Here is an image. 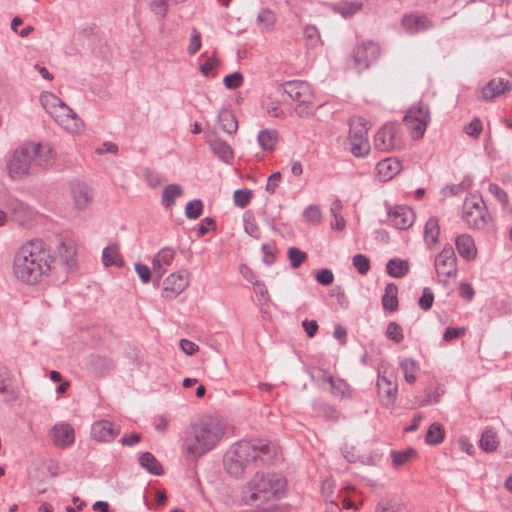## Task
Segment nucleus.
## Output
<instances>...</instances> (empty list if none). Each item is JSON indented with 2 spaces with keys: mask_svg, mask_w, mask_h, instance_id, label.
Segmentation results:
<instances>
[{
  "mask_svg": "<svg viewBox=\"0 0 512 512\" xmlns=\"http://www.w3.org/2000/svg\"><path fill=\"white\" fill-rule=\"evenodd\" d=\"M56 261L49 246L33 239L22 244L14 254L12 271L15 278L26 285H36L50 276Z\"/></svg>",
  "mask_w": 512,
  "mask_h": 512,
  "instance_id": "1",
  "label": "nucleus"
},
{
  "mask_svg": "<svg viewBox=\"0 0 512 512\" xmlns=\"http://www.w3.org/2000/svg\"><path fill=\"white\" fill-rule=\"evenodd\" d=\"M56 156L48 142H24L14 150L7 163L8 175L13 180L38 175L53 166Z\"/></svg>",
  "mask_w": 512,
  "mask_h": 512,
  "instance_id": "2",
  "label": "nucleus"
},
{
  "mask_svg": "<svg viewBox=\"0 0 512 512\" xmlns=\"http://www.w3.org/2000/svg\"><path fill=\"white\" fill-rule=\"evenodd\" d=\"M225 426L217 415H207L191 425L183 442V451L191 460H197L220 441Z\"/></svg>",
  "mask_w": 512,
  "mask_h": 512,
  "instance_id": "3",
  "label": "nucleus"
},
{
  "mask_svg": "<svg viewBox=\"0 0 512 512\" xmlns=\"http://www.w3.org/2000/svg\"><path fill=\"white\" fill-rule=\"evenodd\" d=\"M286 478L276 472H256L241 490V500L250 506H260L280 499L286 491Z\"/></svg>",
  "mask_w": 512,
  "mask_h": 512,
  "instance_id": "4",
  "label": "nucleus"
},
{
  "mask_svg": "<svg viewBox=\"0 0 512 512\" xmlns=\"http://www.w3.org/2000/svg\"><path fill=\"white\" fill-rule=\"evenodd\" d=\"M274 454L269 444L257 445L249 441H239L225 454L224 466L229 475L239 478L249 463L260 461L261 464L268 465Z\"/></svg>",
  "mask_w": 512,
  "mask_h": 512,
  "instance_id": "5",
  "label": "nucleus"
},
{
  "mask_svg": "<svg viewBox=\"0 0 512 512\" xmlns=\"http://www.w3.org/2000/svg\"><path fill=\"white\" fill-rule=\"evenodd\" d=\"M462 218L468 226L484 230L490 224L492 218L486 204L479 193L467 196L462 207Z\"/></svg>",
  "mask_w": 512,
  "mask_h": 512,
  "instance_id": "6",
  "label": "nucleus"
},
{
  "mask_svg": "<svg viewBox=\"0 0 512 512\" xmlns=\"http://www.w3.org/2000/svg\"><path fill=\"white\" fill-rule=\"evenodd\" d=\"M279 89L287 94L293 101L297 102L295 112L304 117L310 114L313 109L314 94L310 84L306 81L292 80L283 83Z\"/></svg>",
  "mask_w": 512,
  "mask_h": 512,
  "instance_id": "7",
  "label": "nucleus"
},
{
  "mask_svg": "<svg viewBox=\"0 0 512 512\" xmlns=\"http://www.w3.org/2000/svg\"><path fill=\"white\" fill-rule=\"evenodd\" d=\"M40 101H41L43 108L52 117L55 118V121L59 125H62L59 121V118L63 117V116H65L67 118L74 119V120L77 119L83 125L82 120L78 118L77 114L55 94H53L51 92H44L40 96Z\"/></svg>",
  "mask_w": 512,
  "mask_h": 512,
  "instance_id": "8",
  "label": "nucleus"
},
{
  "mask_svg": "<svg viewBox=\"0 0 512 512\" xmlns=\"http://www.w3.org/2000/svg\"><path fill=\"white\" fill-rule=\"evenodd\" d=\"M380 53V46L373 41H364L358 44L352 52L355 67L359 70L369 68L372 63L377 61Z\"/></svg>",
  "mask_w": 512,
  "mask_h": 512,
  "instance_id": "9",
  "label": "nucleus"
},
{
  "mask_svg": "<svg viewBox=\"0 0 512 512\" xmlns=\"http://www.w3.org/2000/svg\"><path fill=\"white\" fill-rule=\"evenodd\" d=\"M436 273L439 277L446 276L455 278L458 274L457 257L450 244L443 247L434 261Z\"/></svg>",
  "mask_w": 512,
  "mask_h": 512,
  "instance_id": "10",
  "label": "nucleus"
},
{
  "mask_svg": "<svg viewBox=\"0 0 512 512\" xmlns=\"http://www.w3.org/2000/svg\"><path fill=\"white\" fill-rule=\"evenodd\" d=\"M403 122L408 128H426L430 123L428 105L423 102L412 105L404 115Z\"/></svg>",
  "mask_w": 512,
  "mask_h": 512,
  "instance_id": "11",
  "label": "nucleus"
},
{
  "mask_svg": "<svg viewBox=\"0 0 512 512\" xmlns=\"http://www.w3.org/2000/svg\"><path fill=\"white\" fill-rule=\"evenodd\" d=\"M346 145L354 157L367 156L371 150L367 130H349Z\"/></svg>",
  "mask_w": 512,
  "mask_h": 512,
  "instance_id": "12",
  "label": "nucleus"
},
{
  "mask_svg": "<svg viewBox=\"0 0 512 512\" xmlns=\"http://www.w3.org/2000/svg\"><path fill=\"white\" fill-rule=\"evenodd\" d=\"M205 140L212 152L224 163L231 164L234 160V153L231 146L221 139L215 130H208L205 134Z\"/></svg>",
  "mask_w": 512,
  "mask_h": 512,
  "instance_id": "13",
  "label": "nucleus"
},
{
  "mask_svg": "<svg viewBox=\"0 0 512 512\" xmlns=\"http://www.w3.org/2000/svg\"><path fill=\"white\" fill-rule=\"evenodd\" d=\"M374 145L381 151L400 149L404 146L402 130H377Z\"/></svg>",
  "mask_w": 512,
  "mask_h": 512,
  "instance_id": "14",
  "label": "nucleus"
},
{
  "mask_svg": "<svg viewBox=\"0 0 512 512\" xmlns=\"http://www.w3.org/2000/svg\"><path fill=\"white\" fill-rule=\"evenodd\" d=\"M188 275L187 270H180L170 274L163 282L165 297L174 298L184 291L189 284Z\"/></svg>",
  "mask_w": 512,
  "mask_h": 512,
  "instance_id": "15",
  "label": "nucleus"
},
{
  "mask_svg": "<svg viewBox=\"0 0 512 512\" xmlns=\"http://www.w3.org/2000/svg\"><path fill=\"white\" fill-rule=\"evenodd\" d=\"M387 216L389 224L400 230L408 229L415 220L413 210L407 206H395L388 211Z\"/></svg>",
  "mask_w": 512,
  "mask_h": 512,
  "instance_id": "16",
  "label": "nucleus"
},
{
  "mask_svg": "<svg viewBox=\"0 0 512 512\" xmlns=\"http://www.w3.org/2000/svg\"><path fill=\"white\" fill-rule=\"evenodd\" d=\"M401 24L409 34L425 32L433 28V21L425 14L410 13L403 16Z\"/></svg>",
  "mask_w": 512,
  "mask_h": 512,
  "instance_id": "17",
  "label": "nucleus"
},
{
  "mask_svg": "<svg viewBox=\"0 0 512 512\" xmlns=\"http://www.w3.org/2000/svg\"><path fill=\"white\" fill-rule=\"evenodd\" d=\"M50 436L53 444L60 448H66L75 441L74 428L68 423L55 424L50 431Z\"/></svg>",
  "mask_w": 512,
  "mask_h": 512,
  "instance_id": "18",
  "label": "nucleus"
},
{
  "mask_svg": "<svg viewBox=\"0 0 512 512\" xmlns=\"http://www.w3.org/2000/svg\"><path fill=\"white\" fill-rule=\"evenodd\" d=\"M59 261L65 266L67 272L77 268L76 246L72 240H63L58 245Z\"/></svg>",
  "mask_w": 512,
  "mask_h": 512,
  "instance_id": "19",
  "label": "nucleus"
},
{
  "mask_svg": "<svg viewBox=\"0 0 512 512\" xmlns=\"http://www.w3.org/2000/svg\"><path fill=\"white\" fill-rule=\"evenodd\" d=\"M401 169V162L394 157L383 159L376 165L377 177L382 182H387L394 178L401 171Z\"/></svg>",
  "mask_w": 512,
  "mask_h": 512,
  "instance_id": "20",
  "label": "nucleus"
},
{
  "mask_svg": "<svg viewBox=\"0 0 512 512\" xmlns=\"http://www.w3.org/2000/svg\"><path fill=\"white\" fill-rule=\"evenodd\" d=\"M510 90L511 85L508 80L503 78H493L482 88L481 95L484 100L489 101L500 97Z\"/></svg>",
  "mask_w": 512,
  "mask_h": 512,
  "instance_id": "21",
  "label": "nucleus"
},
{
  "mask_svg": "<svg viewBox=\"0 0 512 512\" xmlns=\"http://www.w3.org/2000/svg\"><path fill=\"white\" fill-rule=\"evenodd\" d=\"M117 434L118 430L107 420L97 421L91 427V436L99 442H110Z\"/></svg>",
  "mask_w": 512,
  "mask_h": 512,
  "instance_id": "22",
  "label": "nucleus"
},
{
  "mask_svg": "<svg viewBox=\"0 0 512 512\" xmlns=\"http://www.w3.org/2000/svg\"><path fill=\"white\" fill-rule=\"evenodd\" d=\"M455 245L459 255L467 260L471 261L475 259L477 249L473 238L468 234H461L456 238Z\"/></svg>",
  "mask_w": 512,
  "mask_h": 512,
  "instance_id": "23",
  "label": "nucleus"
},
{
  "mask_svg": "<svg viewBox=\"0 0 512 512\" xmlns=\"http://www.w3.org/2000/svg\"><path fill=\"white\" fill-rule=\"evenodd\" d=\"M174 249L165 247L161 249L153 259V268L158 278L162 277L166 272V266H169L175 256Z\"/></svg>",
  "mask_w": 512,
  "mask_h": 512,
  "instance_id": "24",
  "label": "nucleus"
},
{
  "mask_svg": "<svg viewBox=\"0 0 512 512\" xmlns=\"http://www.w3.org/2000/svg\"><path fill=\"white\" fill-rule=\"evenodd\" d=\"M139 464L152 475L161 476L164 474V468L157 458L150 452H144L139 456Z\"/></svg>",
  "mask_w": 512,
  "mask_h": 512,
  "instance_id": "25",
  "label": "nucleus"
},
{
  "mask_svg": "<svg viewBox=\"0 0 512 512\" xmlns=\"http://www.w3.org/2000/svg\"><path fill=\"white\" fill-rule=\"evenodd\" d=\"M72 193L78 209H84L93 198L91 188L83 183L74 185L72 188Z\"/></svg>",
  "mask_w": 512,
  "mask_h": 512,
  "instance_id": "26",
  "label": "nucleus"
},
{
  "mask_svg": "<svg viewBox=\"0 0 512 512\" xmlns=\"http://www.w3.org/2000/svg\"><path fill=\"white\" fill-rule=\"evenodd\" d=\"M377 389L381 404L388 409L393 408L396 403L398 394L397 383H391L388 384L387 386L380 387Z\"/></svg>",
  "mask_w": 512,
  "mask_h": 512,
  "instance_id": "27",
  "label": "nucleus"
},
{
  "mask_svg": "<svg viewBox=\"0 0 512 512\" xmlns=\"http://www.w3.org/2000/svg\"><path fill=\"white\" fill-rule=\"evenodd\" d=\"M10 210L14 219L19 223H23L33 216V209L19 200H15L10 204Z\"/></svg>",
  "mask_w": 512,
  "mask_h": 512,
  "instance_id": "28",
  "label": "nucleus"
},
{
  "mask_svg": "<svg viewBox=\"0 0 512 512\" xmlns=\"http://www.w3.org/2000/svg\"><path fill=\"white\" fill-rule=\"evenodd\" d=\"M440 234L438 219L430 217L424 227V241L428 248H431L438 242Z\"/></svg>",
  "mask_w": 512,
  "mask_h": 512,
  "instance_id": "29",
  "label": "nucleus"
},
{
  "mask_svg": "<svg viewBox=\"0 0 512 512\" xmlns=\"http://www.w3.org/2000/svg\"><path fill=\"white\" fill-rule=\"evenodd\" d=\"M398 288L394 283H389L385 287V293L382 296V306L384 310L394 312L398 309Z\"/></svg>",
  "mask_w": 512,
  "mask_h": 512,
  "instance_id": "30",
  "label": "nucleus"
},
{
  "mask_svg": "<svg viewBox=\"0 0 512 512\" xmlns=\"http://www.w3.org/2000/svg\"><path fill=\"white\" fill-rule=\"evenodd\" d=\"M390 456L393 467L399 468L414 459L417 456V451L411 447L405 450H391Z\"/></svg>",
  "mask_w": 512,
  "mask_h": 512,
  "instance_id": "31",
  "label": "nucleus"
},
{
  "mask_svg": "<svg viewBox=\"0 0 512 512\" xmlns=\"http://www.w3.org/2000/svg\"><path fill=\"white\" fill-rule=\"evenodd\" d=\"M261 107L270 117L282 118L284 116L280 102L276 99H272L269 95L262 96Z\"/></svg>",
  "mask_w": 512,
  "mask_h": 512,
  "instance_id": "32",
  "label": "nucleus"
},
{
  "mask_svg": "<svg viewBox=\"0 0 512 512\" xmlns=\"http://www.w3.org/2000/svg\"><path fill=\"white\" fill-rule=\"evenodd\" d=\"M408 271V263L398 258L390 259L386 264V272L394 278H402Z\"/></svg>",
  "mask_w": 512,
  "mask_h": 512,
  "instance_id": "33",
  "label": "nucleus"
},
{
  "mask_svg": "<svg viewBox=\"0 0 512 512\" xmlns=\"http://www.w3.org/2000/svg\"><path fill=\"white\" fill-rule=\"evenodd\" d=\"M400 369L403 372L407 383L413 384L416 381V373L419 370V364L412 358H405L400 362Z\"/></svg>",
  "mask_w": 512,
  "mask_h": 512,
  "instance_id": "34",
  "label": "nucleus"
},
{
  "mask_svg": "<svg viewBox=\"0 0 512 512\" xmlns=\"http://www.w3.org/2000/svg\"><path fill=\"white\" fill-rule=\"evenodd\" d=\"M257 141L262 149L273 150L278 141L277 130H259Z\"/></svg>",
  "mask_w": 512,
  "mask_h": 512,
  "instance_id": "35",
  "label": "nucleus"
},
{
  "mask_svg": "<svg viewBox=\"0 0 512 512\" xmlns=\"http://www.w3.org/2000/svg\"><path fill=\"white\" fill-rule=\"evenodd\" d=\"M182 195V187L178 184L167 185L163 192L161 203L164 207H171L175 204V199Z\"/></svg>",
  "mask_w": 512,
  "mask_h": 512,
  "instance_id": "36",
  "label": "nucleus"
},
{
  "mask_svg": "<svg viewBox=\"0 0 512 512\" xmlns=\"http://www.w3.org/2000/svg\"><path fill=\"white\" fill-rule=\"evenodd\" d=\"M102 260L105 266H124V261L120 257L118 247L116 245H109L103 250Z\"/></svg>",
  "mask_w": 512,
  "mask_h": 512,
  "instance_id": "37",
  "label": "nucleus"
},
{
  "mask_svg": "<svg viewBox=\"0 0 512 512\" xmlns=\"http://www.w3.org/2000/svg\"><path fill=\"white\" fill-rule=\"evenodd\" d=\"M497 434L492 428H487L482 432L480 438V447L486 452H492L497 449Z\"/></svg>",
  "mask_w": 512,
  "mask_h": 512,
  "instance_id": "38",
  "label": "nucleus"
},
{
  "mask_svg": "<svg viewBox=\"0 0 512 512\" xmlns=\"http://www.w3.org/2000/svg\"><path fill=\"white\" fill-rule=\"evenodd\" d=\"M445 431L443 426L438 423L434 422L430 425L428 428V431L425 436L426 443L430 445H437L440 444L444 440Z\"/></svg>",
  "mask_w": 512,
  "mask_h": 512,
  "instance_id": "39",
  "label": "nucleus"
},
{
  "mask_svg": "<svg viewBox=\"0 0 512 512\" xmlns=\"http://www.w3.org/2000/svg\"><path fill=\"white\" fill-rule=\"evenodd\" d=\"M244 230L251 237L259 239L261 236L260 228L252 212L246 211L243 215Z\"/></svg>",
  "mask_w": 512,
  "mask_h": 512,
  "instance_id": "40",
  "label": "nucleus"
},
{
  "mask_svg": "<svg viewBox=\"0 0 512 512\" xmlns=\"http://www.w3.org/2000/svg\"><path fill=\"white\" fill-rule=\"evenodd\" d=\"M409 512L405 503L397 500L381 501L378 503L375 512Z\"/></svg>",
  "mask_w": 512,
  "mask_h": 512,
  "instance_id": "41",
  "label": "nucleus"
},
{
  "mask_svg": "<svg viewBox=\"0 0 512 512\" xmlns=\"http://www.w3.org/2000/svg\"><path fill=\"white\" fill-rule=\"evenodd\" d=\"M385 335L389 340L395 343H400L404 339L403 329L396 322L388 323Z\"/></svg>",
  "mask_w": 512,
  "mask_h": 512,
  "instance_id": "42",
  "label": "nucleus"
},
{
  "mask_svg": "<svg viewBox=\"0 0 512 512\" xmlns=\"http://www.w3.org/2000/svg\"><path fill=\"white\" fill-rule=\"evenodd\" d=\"M203 212V203L199 199L192 200L186 204L185 215L189 219H197Z\"/></svg>",
  "mask_w": 512,
  "mask_h": 512,
  "instance_id": "43",
  "label": "nucleus"
},
{
  "mask_svg": "<svg viewBox=\"0 0 512 512\" xmlns=\"http://www.w3.org/2000/svg\"><path fill=\"white\" fill-rule=\"evenodd\" d=\"M252 198V191L249 189H238L233 194L234 204L240 208H245Z\"/></svg>",
  "mask_w": 512,
  "mask_h": 512,
  "instance_id": "44",
  "label": "nucleus"
},
{
  "mask_svg": "<svg viewBox=\"0 0 512 512\" xmlns=\"http://www.w3.org/2000/svg\"><path fill=\"white\" fill-rule=\"evenodd\" d=\"M288 258L291 267L298 268L307 258V254L296 247H291L288 249Z\"/></svg>",
  "mask_w": 512,
  "mask_h": 512,
  "instance_id": "45",
  "label": "nucleus"
},
{
  "mask_svg": "<svg viewBox=\"0 0 512 512\" xmlns=\"http://www.w3.org/2000/svg\"><path fill=\"white\" fill-rule=\"evenodd\" d=\"M352 264L361 275H366L370 269V260L363 254L354 255Z\"/></svg>",
  "mask_w": 512,
  "mask_h": 512,
  "instance_id": "46",
  "label": "nucleus"
},
{
  "mask_svg": "<svg viewBox=\"0 0 512 512\" xmlns=\"http://www.w3.org/2000/svg\"><path fill=\"white\" fill-rule=\"evenodd\" d=\"M303 217L306 222L311 224H318L321 221V210L317 205H309L303 212Z\"/></svg>",
  "mask_w": 512,
  "mask_h": 512,
  "instance_id": "47",
  "label": "nucleus"
},
{
  "mask_svg": "<svg viewBox=\"0 0 512 512\" xmlns=\"http://www.w3.org/2000/svg\"><path fill=\"white\" fill-rule=\"evenodd\" d=\"M244 77L240 72H234L224 77L223 83L226 88L234 90L242 86Z\"/></svg>",
  "mask_w": 512,
  "mask_h": 512,
  "instance_id": "48",
  "label": "nucleus"
},
{
  "mask_svg": "<svg viewBox=\"0 0 512 512\" xmlns=\"http://www.w3.org/2000/svg\"><path fill=\"white\" fill-rule=\"evenodd\" d=\"M141 173L147 184L152 188L158 187L164 181L158 173L150 170L149 168H142Z\"/></svg>",
  "mask_w": 512,
  "mask_h": 512,
  "instance_id": "49",
  "label": "nucleus"
},
{
  "mask_svg": "<svg viewBox=\"0 0 512 512\" xmlns=\"http://www.w3.org/2000/svg\"><path fill=\"white\" fill-rule=\"evenodd\" d=\"M488 190L501 203L503 208H506L508 206V195L498 184H489Z\"/></svg>",
  "mask_w": 512,
  "mask_h": 512,
  "instance_id": "50",
  "label": "nucleus"
},
{
  "mask_svg": "<svg viewBox=\"0 0 512 512\" xmlns=\"http://www.w3.org/2000/svg\"><path fill=\"white\" fill-rule=\"evenodd\" d=\"M201 46H202L201 34L196 28H193L192 33H191L190 43L187 47L188 54L191 56L195 55L201 49Z\"/></svg>",
  "mask_w": 512,
  "mask_h": 512,
  "instance_id": "51",
  "label": "nucleus"
},
{
  "mask_svg": "<svg viewBox=\"0 0 512 512\" xmlns=\"http://www.w3.org/2000/svg\"><path fill=\"white\" fill-rule=\"evenodd\" d=\"M433 302H434L433 292L428 287L424 288L422 291V295L418 300L419 307L424 311H428L431 309Z\"/></svg>",
  "mask_w": 512,
  "mask_h": 512,
  "instance_id": "52",
  "label": "nucleus"
},
{
  "mask_svg": "<svg viewBox=\"0 0 512 512\" xmlns=\"http://www.w3.org/2000/svg\"><path fill=\"white\" fill-rule=\"evenodd\" d=\"M257 21L265 28L272 27L276 22L275 14L269 9H263L257 16Z\"/></svg>",
  "mask_w": 512,
  "mask_h": 512,
  "instance_id": "53",
  "label": "nucleus"
},
{
  "mask_svg": "<svg viewBox=\"0 0 512 512\" xmlns=\"http://www.w3.org/2000/svg\"><path fill=\"white\" fill-rule=\"evenodd\" d=\"M221 128H238V122L235 116L229 111L224 110L219 114Z\"/></svg>",
  "mask_w": 512,
  "mask_h": 512,
  "instance_id": "54",
  "label": "nucleus"
},
{
  "mask_svg": "<svg viewBox=\"0 0 512 512\" xmlns=\"http://www.w3.org/2000/svg\"><path fill=\"white\" fill-rule=\"evenodd\" d=\"M303 35L305 39L309 42V45L316 46L320 41V34L318 29L313 25L305 26L303 30Z\"/></svg>",
  "mask_w": 512,
  "mask_h": 512,
  "instance_id": "55",
  "label": "nucleus"
},
{
  "mask_svg": "<svg viewBox=\"0 0 512 512\" xmlns=\"http://www.w3.org/2000/svg\"><path fill=\"white\" fill-rule=\"evenodd\" d=\"M253 290L258 298V301L264 305L270 300L268 290L262 281L253 284Z\"/></svg>",
  "mask_w": 512,
  "mask_h": 512,
  "instance_id": "56",
  "label": "nucleus"
},
{
  "mask_svg": "<svg viewBox=\"0 0 512 512\" xmlns=\"http://www.w3.org/2000/svg\"><path fill=\"white\" fill-rule=\"evenodd\" d=\"M362 8L361 3L350 2L344 3L339 7L338 11L344 18L352 17L356 12H358Z\"/></svg>",
  "mask_w": 512,
  "mask_h": 512,
  "instance_id": "57",
  "label": "nucleus"
},
{
  "mask_svg": "<svg viewBox=\"0 0 512 512\" xmlns=\"http://www.w3.org/2000/svg\"><path fill=\"white\" fill-rule=\"evenodd\" d=\"M219 65V60L215 55L209 57L200 65V71L205 77H210L212 71Z\"/></svg>",
  "mask_w": 512,
  "mask_h": 512,
  "instance_id": "58",
  "label": "nucleus"
},
{
  "mask_svg": "<svg viewBox=\"0 0 512 512\" xmlns=\"http://www.w3.org/2000/svg\"><path fill=\"white\" fill-rule=\"evenodd\" d=\"M466 333L465 327H447L444 334L443 339L445 341H451L457 338L462 337Z\"/></svg>",
  "mask_w": 512,
  "mask_h": 512,
  "instance_id": "59",
  "label": "nucleus"
},
{
  "mask_svg": "<svg viewBox=\"0 0 512 512\" xmlns=\"http://www.w3.org/2000/svg\"><path fill=\"white\" fill-rule=\"evenodd\" d=\"M347 383L342 379H334L330 384V391L335 396H344L347 390Z\"/></svg>",
  "mask_w": 512,
  "mask_h": 512,
  "instance_id": "60",
  "label": "nucleus"
},
{
  "mask_svg": "<svg viewBox=\"0 0 512 512\" xmlns=\"http://www.w3.org/2000/svg\"><path fill=\"white\" fill-rule=\"evenodd\" d=\"M316 280L324 285V286H328L330 284H332L333 280H334V275L332 273V271L330 269H321L315 276Z\"/></svg>",
  "mask_w": 512,
  "mask_h": 512,
  "instance_id": "61",
  "label": "nucleus"
},
{
  "mask_svg": "<svg viewBox=\"0 0 512 512\" xmlns=\"http://www.w3.org/2000/svg\"><path fill=\"white\" fill-rule=\"evenodd\" d=\"M211 229H215V221L210 217H206L202 220L197 229V236L202 237L206 235Z\"/></svg>",
  "mask_w": 512,
  "mask_h": 512,
  "instance_id": "62",
  "label": "nucleus"
},
{
  "mask_svg": "<svg viewBox=\"0 0 512 512\" xmlns=\"http://www.w3.org/2000/svg\"><path fill=\"white\" fill-rule=\"evenodd\" d=\"M280 181H281V173L278 171L272 173L268 178V181H267V184L265 187L266 191L270 194H274Z\"/></svg>",
  "mask_w": 512,
  "mask_h": 512,
  "instance_id": "63",
  "label": "nucleus"
},
{
  "mask_svg": "<svg viewBox=\"0 0 512 512\" xmlns=\"http://www.w3.org/2000/svg\"><path fill=\"white\" fill-rule=\"evenodd\" d=\"M135 270L143 283H148L150 281L151 271L147 265L136 263Z\"/></svg>",
  "mask_w": 512,
  "mask_h": 512,
  "instance_id": "64",
  "label": "nucleus"
}]
</instances>
